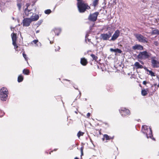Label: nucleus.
Wrapping results in <instances>:
<instances>
[{"instance_id": "nucleus-1", "label": "nucleus", "mask_w": 159, "mask_h": 159, "mask_svg": "<svg viewBox=\"0 0 159 159\" xmlns=\"http://www.w3.org/2000/svg\"><path fill=\"white\" fill-rule=\"evenodd\" d=\"M142 130L144 134H145L147 138H150L154 139L153 137L151 129L146 125L142 126Z\"/></svg>"}, {"instance_id": "nucleus-2", "label": "nucleus", "mask_w": 159, "mask_h": 159, "mask_svg": "<svg viewBox=\"0 0 159 159\" xmlns=\"http://www.w3.org/2000/svg\"><path fill=\"white\" fill-rule=\"evenodd\" d=\"M8 92L7 89L2 87L0 90V98L3 101H6L7 99Z\"/></svg>"}, {"instance_id": "nucleus-3", "label": "nucleus", "mask_w": 159, "mask_h": 159, "mask_svg": "<svg viewBox=\"0 0 159 159\" xmlns=\"http://www.w3.org/2000/svg\"><path fill=\"white\" fill-rule=\"evenodd\" d=\"M77 7L80 13L84 12L86 10L90 8L89 6L84 2H79L77 3Z\"/></svg>"}, {"instance_id": "nucleus-4", "label": "nucleus", "mask_w": 159, "mask_h": 159, "mask_svg": "<svg viewBox=\"0 0 159 159\" xmlns=\"http://www.w3.org/2000/svg\"><path fill=\"white\" fill-rule=\"evenodd\" d=\"M151 55V53L147 51L140 52L137 56L138 58L140 59L145 60L149 58Z\"/></svg>"}, {"instance_id": "nucleus-5", "label": "nucleus", "mask_w": 159, "mask_h": 159, "mask_svg": "<svg viewBox=\"0 0 159 159\" xmlns=\"http://www.w3.org/2000/svg\"><path fill=\"white\" fill-rule=\"evenodd\" d=\"M156 57L154 56L151 58V65L154 68H159V61L156 60Z\"/></svg>"}, {"instance_id": "nucleus-6", "label": "nucleus", "mask_w": 159, "mask_h": 159, "mask_svg": "<svg viewBox=\"0 0 159 159\" xmlns=\"http://www.w3.org/2000/svg\"><path fill=\"white\" fill-rule=\"evenodd\" d=\"M134 36L139 42L143 43L148 42L147 38L144 37L141 34H134Z\"/></svg>"}, {"instance_id": "nucleus-7", "label": "nucleus", "mask_w": 159, "mask_h": 159, "mask_svg": "<svg viewBox=\"0 0 159 159\" xmlns=\"http://www.w3.org/2000/svg\"><path fill=\"white\" fill-rule=\"evenodd\" d=\"M119 111L122 116L129 115L130 114L129 110L125 108H121L119 110Z\"/></svg>"}, {"instance_id": "nucleus-8", "label": "nucleus", "mask_w": 159, "mask_h": 159, "mask_svg": "<svg viewBox=\"0 0 159 159\" xmlns=\"http://www.w3.org/2000/svg\"><path fill=\"white\" fill-rule=\"evenodd\" d=\"M11 38L12 40V44L14 46V48L16 51H18V46L16 45V34L13 33L11 35Z\"/></svg>"}, {"instance_id": "nucleus-9", "label": "nucleus", "mask_w": 159, "mask_h": 159, "mask_svg": "<svg viewBox=\"0 0 159 159\" xmlns=\"http://www.w3.org/2000/svg\"><path fill=\"white\" fill-rule=\"evenodd\" d=\"M98 14V12H96L93 14H90L89 16V20L92 21H95L97 20Z\"/></svg>"}, {"instance_id": "nucleus-10", "label": "nucleus", "mask_w": 159, "mask_h": 159, "mask_svg": "<svg viewBox=\"0 0 159 159\" xmlns=\"http://www.w3.org/2000/svg\"><path fill=\"white\" fill-rule=\"evenodd\" d=\"M111 35L112 33L110 32H109L108 34H101L100 38L104 40H107L111 37Z\"/></svg>"}, {"instance_id": "nucleus-11", "label": "nucleus", "mask_w": 159, "mask_h": 159, "mask_svg": "<svg viewBox=\"0 0 159 159\" xmlns=\"http://www.w3.org/2000/svg\"><path fill=\"white\" fill-rule=\"evenodd\" d=\"M32 21V20L30 18H25L23 20V25L25 26H28Z\"/></svg>"}, {"instance_id": "nucleus-12", "label": "nucleus", "mask_w": 159, "mask_h": 159, "mask_svg": "<svg viewBox=\"0 0 159 159\" xmlns=\"http://www.w3.org/2000/svg\"><path fill=\"white\" fill-rule=\"evenodd\" d=\"M120 34V31L119 30H117L116 31L111 37V41H114L116 40L119 36Z\"/></svg>"}, {"instance_id": "nucleus-13", "label": "nucleus", "mask_w": 159, "mask_h": 159, "mask_svg": "<svg viewBox=\"0 0 159 159\" xmlns=\"http://www.w3.org/2000/svg\"><path fill=\"white\" fill-rule=\"evenodd\" d=\"M28 5L27 4V7L25 9L24 11L25 14L26 16H30V17L32 16H33L34 15L33 12H31L33 10H29L28 8Z\"/></svg>"}, {"instance_id": "nucleus-14", "label": "nucleus", "mask_w": 159, "mask_h": 159, "mask_svg": "<svg viewBox=\"0 0 159 159\" xmlns=\"http://www.w3.org/2000/svg\"><path fill=\"white\" fill-rule=\"evenodd\" d=\"M132 49L134 50H142L143 49V47L140 44H136L132 47Z\"/></svg>"}, {"instance_id": "nucleus-15", "label": "nucleus", "mask_w": 159, "mask_h": 159, "mask_svg": "<svg viewBox=\"0 0 159 159\" xmlns=\"http://www.w3.org/2000/svg\"><path fill=\"white\" fill-rule=\"evenodd\" d=\"M80 63L82 65L85 66L87 64L88 62L86 59L82 58L81 59Z\"/></svg>"}, {"instance_id": "nucleus-16", "label": "nucleus", "mask_w": 159, "mask_h": 159, "mask_svg": "<svg viewBox=\"0 0 159 159\" xmlns=\"http://www.w3.org/2000/svg\"><path fill=\"white\" fill-rule=\"evenodd\" d=\"M148 89H143L142 90L141 94L143 96H146L148 94Z\"/></svg>"}, {"instance_id": "nucleus-17", "label": "nucleus", "mask_w": 159, "mask_h": 159, "mask_svg": "<svg viewBox=\"0 0 159 159\" xmlns=\"http://www.w3.org/2000/svg\"><path fill=\"white\" fill-rule=\"evenodd\" d=\"M134 66L136 69L142 68L143 67V66L140 65L139 63L138 62H136L134 63Z\"/></svg>"}, {"instance_id": "nucleus-18", "label": "nucleus", "mask_w": 159, "mask_h": 159, "mask_svg": "<svg viewBox=\"0 0 159 159\" xmlns=\"http://www.w3.org/2000/svg\"><path fill=\"white\" fill-rule=\"evenodd\" d=\"M39 16L38 15H35L34 16H32L30 17V18L32 21H34L37 20L39 18Z\"/></svg>"}, {"instance_id": "nucleus-19", "label": "nucleus", "mask_w": 159, "mask_h": 159, "mask_svg": "<svg viewBox=\"0 0 159 159\" xmlns=\"http://www.w3.org/2000/svg\"><path fill=\"white\" fill-rule=\"evenodd\" d=\"M53 30L56 34L57 35H58L61 32V30L60 28H55Z\"/></svg>"}, {"instance_id": "nucleus-20", "label": "nucleus", "mask_w": 159, "mask_h": 159, "mask_svg": "<svg viewBox=\"0 0 159 159\" xmlns=\"http://www.w3.org/2000/svg\"><path fill=\"white\" fill-rule=\"evenodd\" d=\"M147 71L149 72L148 74L152 76H155L156 75L153 72L152 70H149L148 69H146Z\"/></svg>"}, {"instance_id": "nucleus-21", "label": "nucleus", "mask_w": 159, "mask_h": 159, "mask_svg": "<svg viewBox=\"0 0 159 159\" xmlns=\"http://www.w3.org/2000/svg\"><path fill=\"white\" fill-rule=\"evenodd\" d=\"M105 139H106V140H109L111 138L108 135L105 134L103 135V138L102 139V140L104 141Z\"/></svg>"}, {"instance_id": "nucleus-22", "label": "nucleus", "mask_w": 159, "mask_h": 159, "mask_svg": "<svg viewBox=\"0 0 159 159\" xmlns=\"http://www.w3.org/2000/svg\"><path fill=\"white\" fill-rule=\"evenodd\" d=\"M152 34H159V31L157 29H155L153 30L152 32Z\"/></svg>"}, {"instance_id": "nucleus-23", "label": "nucleus", "mask_w": 159, "mask_h": 159, "mask_svg": "<svg viewBox=\"0 0 159 159\" xmlns=\"http://www.w3.org/2000/svg\"><path fill=\"white\" fill-rule=\"evenodd\" d=\"M23 77L21 75H20L18 77V81L20 82L23 81Z\"/></svg>"}, {"instance_id": "nucleus-24", "label": "nucleus", "mask_w": 159, "mask_h": 159, "mask_svg": "<svg viewBox=\"0 0 159 159\" xmlns=\"http://www.w3.org/2000/svg\"><path fill=\"white\" fill-rule=\"evenodd\" d=\"M29 71L27 69H24L23 70V73L25 75H28L29 74Z\"/></svg>"}, {"instance_id": "nucleus-25", "label": "nucleus", "mask_w": 159, "mask_h": 159, "mask_svg": "<svg viewBox=\"0 0 159 159\" xmlns=\"http://www.w3.org/2000/svg\"><path fill=\"white\" fill-rule=\"evenodd\" d=\"M33 42L35 44H37V46H38L39 45H39H40V43L39 42H38V40H34L33 41Z\"/></svg>"}, {"instance_id": "nucleus-26", "label": "nucleus", "mask_w": 159, "mask_h": 159, "mask_svg": "<svg viewBox=\"0 0 159 159\" xmlns=\"http://www.w3.org/2000/svg\"><path fill=\"white\" fill-rule=\"evenodd\" d=\"M91 56L94 60H96L98 59V57L95 56L94 54H92L91 55Z\"/></svg>"}, {"instance_id": "nucleus-27", "label": "nucleus", "mask_w": 159, "mask_h": 159, "mask_svg": "<svg viewBox=\"0 0 159 159\" xmlns=\"http://www.w3.org/2000/svg\"><path fill=\"white\" fill-rule=\"evenodd\" d=\"M99 0H94L93 3V5L94 7H95L98 4V2Z\"/></svg>"}, {"instance_id": "nucleus-28", "label": "nucleus", "mask_w": 159, "mask_h": 159, "mask_svg": "<svg viewBox=\"0 0 159 159\" xmlns=\"http://www.w3.org/2000/svg\"><path fill=\"white\" fill-rule=\"evenodd\" d=\"M84 133L83 132L79 131L77 134V136L79 138L81 136H82Z\"/></svg>"}, {"instance_id": "nucleus-29", "label": "nucleus", "mask_w": 159, "mask_h": 159, "mask_svg": "<svg viewBox=\"0 0 159 159\" xmlns=\"http://www.w3.org/2000/svg\"><path fill=\"white\" fill-rule=\"evenodd\" d=\"M51 12V10L50 9H48L46 10L44 12L46 14H49Z\"/></svg>"}, {"instance_id": "nucleus-30", "label": "nucleus", "mask_w": 159, "mask_h": 159, "mask_svg": "<svg viewBox=\"0 0 159 159\" xmlns=\"http://www.w3.org/2000/svg\"><path fill=\"white\" fill-rule=\"evenodd\" d=\"M4 112L3 111L0 110V117H2L3 116H4Z\"/></svg>"}, {"instance_id": "nucleus-31", "label": "nucleus", "mask_w": 159, "mask_h": 159, "mask_svg": "<svg viewBox=\"0 0 159 159\" xmlns=\"http://www.w3.org/2000/svg\"><path fill=\"white\" fill-rule=\"evenodd\" d=\"M116 52H118V53H121L122 52V51L121 50L118 48H117L116 49Z\"/></svg>"}, {"instance_id": "nucleus-32", "label": "nucleus", "mask_w": 159, "mask_h": 159, "mask_svg": "<svg viewBox=\"0 0 159 159\" xmlns=\"http://www.w3.org/2000/svg\"><path fill=\"white\" fill-rule=\"evenodd\" d=\"M23 56L24 57L25 59V60L26 61H27V57L26 56V54H25L24 53V52H23Z\"/></svg>"}, {"instance_id": "nucleus-33", "label": "nucleus", "mask_w": 159, "mask_h": 159, "mask_svg": "<svg viewBox=\"0 0 159 159\" xmlns=\"http://www.w3.org/2000/svg\"><path fill=\"white\" fill-rule=\"evenodd\" d=\"M83 147H82L81 148V149H80L81 152V157H82V156H83Z\"/></svg>"}, {"instance_id": "nucleus-34", "label": "nucleus", "mask_w": 159, "mask_h": 159, "mask_svg": "<svg viewBox=\"0 0 159 159\" xmlns=\"http://www.w3.org/2000/svg\"><path fill=\"white\" fill-rule=\"evenodd\" d=\"M17 6L19 9L20 10V9L21 7V4L20 3H18Z\"/></svg>"}, {"instance_id": "nucleus-35", "label": "nucleus", "mask_w": 159, "mask_h": 159, "mask_svg": "<svg viewBox=\"0 0 159 159\" xmlns=\"http://www.w3.org/2000/svg\"><path fill=\"white\" fill-rule=\"evenodd\" d=\"M110 51L111 52H116V49H113V48H110Z\"/></svg>"}, {"instance_id": "nucleus-36", "label": "nucleus", "mask_w": 159, "mask_h": 159, "mask_svg": "<svg viewBox=\"0 0 159 159\" xmlns=\"http://www.w3.org/2000/svg\"><path fill=\"white\" fill-rule=\"evenodd\" d=\"M154 44H155L156 46H157L158 44V42L157 41H154Z\"/></svg>"}, {"instance_id": "nucleus-37", "label": "nucleus", "mask_w": 159, "mask_h": 159, "mask_svg": "<svg viewBox=\"0 0 159 159\" xmlns=\"http://www.w3.org/2000/svg\"><path fill=\"white\" fill-rule=\"evenodd\" d=\"M77 3H79V2H84V1H83V0H77Z\"/></svg>"}, {"instance_id": "nucleus-38", "label": "nucleus", "mask_w": 159, "mask_h": 159, "mask_svg": "<svg viewBox=\"0 0 159 159\" xmlns=\"http://www.w3.org/2000/svg\"><path fill=\"white\" fill-rule=\"evenodd\" d=\"M90 116V113H88L87 114V118H89Z\"/></svg>"}, {"instance_id": "nucleus-39", "label": "nucleus", "mask_w": 159, "mask_h": 159, "mask_svg": "<svg viewBox=\"0 0 159 159\" xmlns=\"http://www.w3.org/2000/svg\"><path fill=\"white\" fill-rule=\"evenodd\" d=\"M143 84L146 85L147 84V82L146 81H144L143 82Z\"/></svg>"}, {"instance_id": "nucleus-40", "label": "nucleus", "mask_w": 159, "mask_h": 159, "mask_svg": "<svg viewBox=\"0 0 159 159\" xmlns=\"http://www.w3.org/2000/svg\"><path fill=\"white\" fill-rule=\"evenodd\" d=\"M60 48V47H59V46H58V47L57 48V49H55V50L56 51V50H57L58 51V50H59Z\"/></svg>"}, {"instance_id": "nucleus-41", "label": "nucleus", "mask_w": 159, "mask_h": 159, "mask_svg": "<svg viewBox=\"0 0 159 159\" xmlns=\"http://www.w3.org/2000/svg\"><path fill=\"white\" fill-rule=\"evenodd\" d=\"M39 30H37L36 31V33H39Z\"/></svg>"}, {"instance_id": "nucleus-42", "label": "nucleus", "mask_w": 159, "mask_h": 159, "mask_svg": "<svg viewBox=\"0 0 159 159\" xmlns=\"http://www.w3.org/2000/svg\"><path fill=\"white\" fill-rule=\"evenodd\" d=\"M158 79L159 81V78H158ZM157 86L158 87H159V84H158V85H157Z\"/></svg>"}, {"instance_id": "nucleus-43", "label": "nucleus", "mask_w": 159, "mask_h": 159, "mask_svg": "<svg viewBox=\"0 0 159 159\" xmlns=\"http://www.w3.org/2000/svg\"><path fill=\"white\" fill-rule=\"evenodd\" d=\"M53 43V42H52V41H50V43L51 44H52V43Z\"/></svg>"}, {"instance_id": "nucleus-44", "label": "nucleus", "mask_w": 159, "mask_h": 159, "mask_svg": "<svg viewBox=\"0 0 159 159\" xmlns=\"http://www.w3.org/2000/svg\"><path fill=\"white\" fill-rule=\"evenodd\" d=\"M75 159H79V158L77 157H76L75 158Z\"/></svg>"}, {"instance_id": "nucleus-45", "label": "nucleus", "mask_w": 159, "mask_h": 159, "mask_svg": "<svg viewBox=\"0 0 159 159\" xmlns=\"http://www.w3.org/2000/svg\"><path fill=\"white\" fill-rule=\"evenodd\" d=\"M154 85L155 86H156V85H157V84H154Z\"/></svg>"}, {"instance_id": "nucleus-46", "label": "nucleus", "mask_w": 159, "mask_h": 159, "mask_svg": "<svg viewBox=\"0 0 159 159\" xmlns=\"http://www.w3.org/2000/svg\"><path fill=\"white\" fill-rule=\"evenodd\" d=\"M36 10V8H35V9H34V11H35Z\"/></svg>"}, {"instance_id": "nucleus-47", "label": "nucleus", "mask_w": 159, "mask_h": 159, "mask_svg": "<svg viewBox=\"0 0 159 159\" xmlns=\"http://www.w3.org/2000/svg\"><path fill=\"white\" fill-rule=\"evenodd\" d=\"M141 63H142V64H143V62L142 61H141Z\"/></svg>"}, {"instance_id": "nucleus-48", "label": "nucleus", "mask_w": 159, "mask_h": 159, "mask_svg": "<svg viewBox=\"0 0 159 159\" xmlns=\"http://www.w3.org/2000/svg\"><path fill=\"white\" fill-rule=\"evenodd\" d=\"M11 30H12V28H11Z\"/></svg>"}, {"instance_id": "nucleus-49", "label": "nucleus", "mask_w": 159, "mask_h": 159, "mask_svg": "<svg viewBox=\"0 0 159 159\" xmlns=\"http://www.w3.org/2000/svg\"><path fill=\"white\" fill-rule=\"evenodd\" d=\"M158 155H159V152H158Z\"/></svg>"}]
</instances>
